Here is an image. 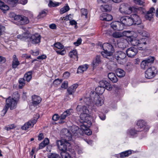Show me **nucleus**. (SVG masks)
<instances>
[{
  "instance_id": "obj_40",
  "label": "nucleus",
  "mask_w": 158,
  "mask_h": 158,
  "mask_svg": "<svg viewBox=\"0 0 158 158\" xmlns=\"http://www.w3.org/2000/svg\"><path fill=\"white\" fill-rule=\"evenodd\" d=\"M77 51L76 50H74L70 52L69 54V56L71 58H75L76 57L77 59ZM78 59H77V60Z\"/></svg>"
},
{
  "instance_id": "obj_56",
  "label": "nucleus",
  "mask_w": 158,
  "mask_h": 158,
  "mask_svg": "<svg viewBox=\"0 0 158 158\" xmlns=\"http://www.w3.org/2000/svg\"><path fill=\"white\" fill-rule=\"evenodd\" d=\"M59 118H60V116L57 114H54L52 116V120L54 121H57Z\"/></svg>"
},
{
  "instance_id": "obj_43",
  "label": "nucleus",
  "mask_w": 158,
  "mask_h": 158,
  "mask_svg": "<svg viewBox=\"0 0 158 158\" xmlns=\"http://www.w3.org/2000/svg\"><path fill=\"white\" fill-rule=\"evenodd\" d=\"M48 156V158H61L59 155L56 153H49Z\"/></svg>"
},
{
  "instance_id": "obj_1",
  "label": "nucleus",
  "mask_w": 158,
  "mask_h": 158,
  "mask_svg": "<svg viewBox=\"0 0 158 158\" xmlns=\"http://www.w3.org/2000/svg\"><path fill=\"white\" fill-rule=\"evenodd\" d=\"M77 111L81 113L80 115V122L82 124L81 126V129L84 132L89 128V127L91 125V123L88 118L90 115V111L89 110L87 109L85 106H81L78 105L77 107Z\"/></svg>"
},
{
  "instance_id": "obj_10",
  "label": "nucleus",
  "mask_w": 158,
  "mask_h": 158,
  "mask_svg": "<svg viewBox=\"0 0 158 158\" xmlns=\"http://www.w3.org/2000/svg\"><path fill=\"white\" fill-rule=\"evenodd\" d=\"M134 7H131L129 5L125 3L122 4L119 8L120 11L122 13L126 14H129L134 9Z\"/></svg>"
},
{
  "instance_id": "obj_5",
  "label": "nucleus",
  "mask_w": 158,
  "mask_h": 158,
  "mask_svg": "<svg viewBox=\"0 0 158 158\" xmlns=\"http://www.w3.org/2000/svg\"><path fill=\"white\" fill-rule=\"evenodd\" d=\"M41 37L40 35L38 34H31L28 31L17 36V38L23 41H28L33 44L39 43Z\"/></svg>"
},
{
  "instance_id": "obj_11",
  "label": "nucleus",
  "mask_w": 158,
  "mask_h": 158,
  "mask_svg": "<svg viewBox=\"0 0 158 158\" xmlns=\"http://www.w3.org/2000/svg\"><path fill=\"white\" fill-rule=\"evenodd\" d=\"M131 18L130 15V17L124 16L120 18V22L123 25V28L125 25L130 26L133 24V21L132 20Z\"/></svg>"
},
{
  "instance_id": "obj_17",
  "label": "nucleus",
  "mask_w": 158,
  "mask_h": 158,
  "mask_svg": "<svg viewBox=\"0 0 158 158\" xmlns=\"http://www.w3.org/2000/svg\"><path fill=\"white\" fill-rule=\"evenodd\" d=\"M127 55L129 57H132L134 56L138 52L137 48L134 47L128 48L126 51Z\"/></svg>"
},
{
  "instance_id": "obj_61",
  "label": "nucleus",
  "mask_w": 158,
  "mask_h": 158,
  "mask_svg": "<svg viewBox=\"0 0 158 158\" xmlns=\"http://www.w3.org/2000/svg\"><path fill=\"white\" fill-rule=\"evenodd\" d=\"M84 132L85 133V134L88 135H91L92 133V131L90 130V129H89V128L83 132V133Z\"/></svg>"
},
{
  "instance_id": "obj_14",
  "label": "nucleus",
  "mask_w": 158,
  "mask_h": 158,
  "mask_svg": "<svg viewBox=\"0 0 158 158\" xmlns=\"http://www.w3.org/2000/svg\"><path fill=\"white\" fill-rule=\"evenodd\" d=\"M111 27L113 29L118 31L122 30L123 29V25L121 22L115 21L112 22L110 24Z\"/></svg>"
},
{
  "instance_id": "obj_27",
  "label": "nucleus",
  "mask_w": 158,
  "mask_h": 158,
  "mask_svg": "<svg viewBox=\"0 0 158 158\" xmlns=\"http://www.w3.org/2000/svg\"><path fill=\"white\" fill-rule=\"evenodd\" d=\"M108 77L114 83H116L118 81V79L115 74L113 73H109L108 75Z\"/></svg>"
},
{
  "instance_id": "obj_28",
  "label": "nucleus",
  "mask_w": 158,
  "mask_h": 158,
  "mask_svg": "<svg viewBox=\"0 0 158 158\" xmlns=\"http://www.w3.org/2000/svg\"><path fill=\"white\" fill-rule=\"evenodd\" d=\"M129 41L128 40L127 38V39H124L123 40V42L119 43L118 45L120 46V47L122 48H126L129 44Z\"/></svg>"
},
{
  "instance_id": "obj_12",
  "label": "nucleus",
  "mask_w": 158,
  "mask_h": 158,
  "mask_svg": "<svg viewBox=\"0 0 158 158\" xmlns=\"http://www.w3.org/2000/svg\"><path fill=\"white\" fill-rule=\"evenodd\" d=\"M38 117L37 118H33L27 123H25L24 125L22 126L21 128L23 130H26L29 128H32L34 125L36 123L37 119L39 118V115H37Z\"/></svg>"
},
{
  "instance_id": "obj_22",
  "label": "nucleus",
  "mask_w": 158,
  "mask_h": 158,
  "mask_svg": "<svg viewBox=\"0 0 158 158\" xmlns=\"http://www.w3.org/2000/svg\"><path fill=\"white\" fill-rule=\"evenodd\" d=\"M32 104L33 105L36 106L41 101V98L39 96L34 95L31 97Z\"/></svg>"
},
{
  "instance_id": "obj_7",
  "label": "nucleus",
  "mask_w": 158,
  "mask_h": 158,
  "mask_svg": "<svg viewBox=\"0 0 158 158\" xmlns=\"http://www.w3.org/2000/svg\"><path fill=\"white\" fill-rule=\"evenodd\" d=\"M100 46L101 48H103L104 51L102 52L101 54L104 57L108 58V57L112 55L114 52L113 46L110 43H105L102 45L101 44Z\"/></svg>"
},
{
  "instance_id": "obj_62",
  "label": "nucleus",
  "mask_w": 158,
  "mask_h": 158,
  "mask_svg": "<svg viewBox=\"0 0 158 158\" xmlns=\"http://www.w3.org/2000/svg\"><path fill=\"white\" fill-rule=\"evenodd\" d=\"M71 16V15H66L65 17H64L62 19V20H70V16Z\"/></svg>"
},
{
  "instance_id": "obj_24",
  "label": "nucleus",
  "mask_w": 158,
  "mask_h": 158,
  "mask_svg": "<svg viewBox=\"0 0 158 158\" xmlns=\"http://www.w3.org/2000/svg\"><path fill=\"white\" fill-rule=\"evenodd\" d=\"M78 86L77 84H75L69 87L67 90L69 95H73Z\"/></svg>"
},
{
  "instance_id": "obj_47",
  "label": "nucleus",
  "mask_w": 158,
  "mask_h": 158,
  "mask_svg": "<svg viewBox=\"0 0 158 158\" xmlns=\"http://www.w3.org/2000/svg\"><path fill=\"white\" fill-rule=\"evenodd\" d=\"M155 59V58L153 56H149L148 58L146 59L145 60L147 62V63L150 65V64L153 63Z\"/></svg>"
},
{
  "instance_id": "obj_18",
  "label": "nucleus",
  "mask_w": 158,
  "mask_h": 158,
  "mask_svg": "<svg viewBox=\"0 0 158 158\" xmlns=\"http://www.w3.org/2000/svg\"><path fill=\"white\" fill-rule=\"evenodd\" d=\"M132 20L133 21V24L139 25L142 23L141 20L139 16L136 14H132L131 15Z\"/></svg>"
},
{
  "instance_id": "obj_60",
  "label": "nucleus",
  "mask_w": 158,
  "mask_h": 158,
  "mask_svg": "<svg viewBox=\"0 0 158 158\" xmlns=\"http://www.w3.org/2000/svg\"><path fill=\"white\" fill-rule=\"evenodd\" d=\"M5 29V27L2 25H0V36L1 35L3 32L4 31Z\"/></svg>"
},
{
  "instance_id": "obj_6",
  "label": "nucleus",
  "mask_w": 158,
  "mask_h": 158,
  "mask_svg": "<svg viewBox=\"0 0 158 158\" xmlns=\"http://www.w3.org/2000/svg\"><path fill=\"white\" fill-rule=\"evenodd\" d=\"M10 16L13 18L15 21V23L18 25H23L27 24L29 21L27 17L21 15H16L13 12L11 13Z\"/></svg>"
},
{
  "instance_id": "obj_49",
  "label": "nucleus",
  "mask_w": 158,
  "mask_h": 158,
  "mask_svg": "<svg viewBox=\"0 0 158 158\" xmlns=\"http://www.w3.org/2000/svg\"><path fill=\"white\" fill-rule=\"evenodd\" d=\"M4 1L14 6L15 4L18 2V0H4Z\"/></svg>"
},
{
  "instance_id": "obj_8",
  "label": "nucleus",
  "mask_w": 158,
  "mask_h": 158,
  "mask_svg": "<svg viewBox=\"0 0 158 158\" xmlns=\"http://www.w3.org/2000/svg\"><path fill=\"white\" fill-rule=\"evenodd\" d=\"M64 138L65 139L58 140L56 142L57 147L61 152H66L67 148L70 147L71 145L70 143L68 141L69 140L66 139V136H64Z\"/></svg>"
},
{
  "instance_id": "obj_58",
  "label": "nucleus",
  "mask_w": 158,
  "mask_h": 158,
  "mask_svg": "<svg viewBox=\"0 0 158 158\" xmlns=\"http://www.w3.org/2000/svg\"><path fill=\"white\" fill-rule=\"evenodd\" d=\"M61 80L59 79H55L53 82V84L56 85H58L60 84L61 82Z\"/></svg>"
},
{
  "instance_id": "obj_42",
  "label": "nucleus",
  "mask_w": 158,
  "mask_h": 158,
  "mask_svg": "<svg viewBox=\"0 0 158 158\" xmlns=\"http://www.w3.org/2000/svg\"><path fill=\"white\" fill-rule=\"evenodd\" d=\"M47 10H43L41 11L39 13L37 16L38 19H40L45 17L47 15Z\"/></svg>"
},
{
  "instance_id": "obj_38",
  "label": "nucleus",
  "mask_w": 158,
  "mask_h": 158,
  "mask_svg": "<svg viewBox=\"0 0 158 158\" xmlns=\"http://www.w3.org/2000/svg\"><path fill=\"white\" fill-rule=\"evenodd\" d=\"M60 4V3L58 2H53L52 0H50L48 6L50 7H54L59 6Z\"/></svg>"
},
{
  "instance_id": "obj_37",
  "label": "nucleus",
  "mask_w": 158,
  "mask_h": 158,
  "mask_svg": "<svg viewBox=\"0 0 158 158\" xmlns=\"http://www.w3.org/2000/svg\"><path fill=\"white\" fill-rule=\"evenodd\" d=\"M95 90L97 92V93L96 92L97 94H102L105 91V89L104 87L100 85L95 89Z\"/></svg>"
},
{
  "instance_id": "obj_16",
  "label": "nucleus",
  "mask_w": 158,
  "mask_h": 158,
  "mask_svg": "<svg viewBox=\"0 0 158 158\" xmlns=\"http://www.w3.org/2000/svg\"><path fill=\"white\" fill-rule=\"evenodd\" d=\"M157 70H147L145 72V77L148 79L153 78L157 73Z\"/></svg>"
},
{
  "instance_id": "obj_9",
  "label": "nucleus",
  "mask_w": 158,
  "mask_h": 158,
  "mask_svg": "<svg viewBox=\"0 0 158 158\" xmlns=\"http://www.w3.org/2000/svg\"><path fill=\"white\" fill-rule=\"evenodd\" d=\"M114 56L117 62L120 64H123L126 61V54L122 51L116 52Z\"/></svg>"
},
{
  "instance_id": "obj_25",
  "label": "nucleus",
  "mask_w": 158,
  "mask_h": 158,
  "mask_svg": "<svg viewBox=\"0 0 158 158\" xmlns=\"http://www.w3.org/2000/svg\"><path fill=\"white\" fill-rule=\"evenodd\" d=\"M12 57V67L13 68L15 69L20 64V63L15 55H14Z\"/></svg>"
},
{
  "instance_id": "obj_45",
  "label": "nucleus",
  "mask_w": 158,
  "mask_h": 158,
  "mask_svg": "<svg viewBox=\"0 0 158 158\" xmlns=\"http://www.w3.org/2000/svg\"><path fill=\"white\" fill-rule=\"evenodd\" d=\"M25 80L23 78H21L19 79V88L22 89L25 84Z\"/></svg>"
},
{
  "instance_id": "obj_57",
  "label": "nucleus",
  "mask_w": 158,
  "mask_h": 158,
  "mask_svg": "<svg viewBox=\"0 0 158 158\" xmlns=\"http://www.w3.org/2000/svg\"><path fill=\"white\" fill-rule=\"evenodd\" d=\"M68 87V82L66 81H64L61 85L62 88L66 89Z\"/></svg>"
},
{
  "instance_id": "obj_29",
  "label": "nucleus",
  "mask_w": 158,
  "mask_h": 158,
  "mask_svg": "<svg viewBox=\"0 0 158 158\" xmlns=\"http://www.w3.org/2000/svg\"><path fill=\"white\" fill-rule=\"evenodd\" d=\"M0 9L3 11L8 10L9 7L7 5H6L3 2L0 0Z\"/></svg>"
},
{
  "instance_id": "obj_26",
  "label": "nucleus",
  "mask_w": 158,
  "mask_h": 158,
  "mask_svg": "<svg viewBox=\"0 0 158 158\" xmlns=\"http://www.w3.org/2000/svg\"><path fill=\"white\" fill-rule=\"evenodd\" d=\"M101 63L100 56H97L95 59L94 60L91 64V66L93 69L96 68V67L98 65V64Z\"/></svg>"
},
{
  "instance_id": "obj_20",
  "label": "nucleus",
  "mask_w": 158,
  "mask_h": 158,
  "mask_svg": "<svg viewBox=\"0 0 158 158\" xmlns=\"http://www.w3.org/2000/svg\"><path fill=\"white\" fill-rule=\"evenodd\" d=\"M155 9L154 8L152 7L149 10L147 11L145 15V18L147 19L151 20L152 18L153 14L154 13Z\"/></svg>"
},
{
  "instance_id": "obj_36",
  "label": "nucleus",
  "mask_w": 158,
  "mask_h": 158,
  "mask_svg": "<svg viewBox=\"0 0 158 158\" xmlns=\"http://www.w3.org/2000/svg\"><path fill=\"white\" fill-rule=\"evenodd\" d=\"M139 131H137L134 128H131L128 131V134L131 137L135 136L137 134Z\"/></svg>"
},
{
  "instance_id": "obj_13",
  "label": "nucleus",
  "mask_w": 158,
  "mask_h": 158,
  "mask_svg": "<svg viewBox=\"0 0 158 158\" xmlns=\"http://www.w3.org/2000/svg\"><path fill=\"white\" fill-rule=\"evenodd\" d=\"M127 37L128 40L132 45L137 46L140 50H142V46L140 45L139 40L135 39L133 36L130 35L129 34H128Z\"/></svg>"
},
{
  "instance_id": "obj_46",
  "label": "nucleus",
  "mask_w": 158,
  "mask_h": 158,
  "mask_svg": "<svg viewBox=\"0 0 158 158\" xmlns=\"http://www.w3.org/2000/svg\"><path fill=\"white\" fill-rule=\"evenodd\" d=\"M61 155L62 158H72L70 155L68 153L65 152H61Z\"/></svg>"
},
{
  "instance_id": "obj_3",
  "label": "nucleus",
  "mask_w": 158,
  "mask_h": 158,
  "mask_svg": "<svg viewBox=\"0 0 158 158\" xmlns=\"http://www.w3.org/2000/svg\"><path fill=\"white\" fill-rule=\"evenodd\" d=\"M61 134L63 135L66 136V138L68 140H71L72 137H78L83 134V131L77 126H74L71 128V131L66 128L63 129Z\"/></svg>"
},
{
  "instance_id": "obj_54",
  "label": "nucleus",
  "mask_w": 158,
  "mask_h": 158,
  "mask_svg": "<svg viewBox=\"0 0 158 158\" xmlns=\"http://www.w3.org/2000/svg\"><path fill=\"white\" fill-rule=\"evenodd\" d=\"M82 40L81 39L79 38L76 42L74 43V44L76 46H78L81 44Z\"/></svg>"
},
{
  "instance_id": "obj_63",
  "label": "nucleus",
  "mask_w": 158,
  "mask_h": 158,
  "mask_svg": "<svg viewBox=\"0 0 158 158\" xmlns=\"http://www.w3.org/2000/svg\"><path fill=\"white\" fill-rule=\"evenodd\" d=\"M6 59L5 58L2 56H0V63H4L5 62Z\"/></svg>"
},
{
  "instance_id": "obj_52",
  "label": "nucleus",
  "mask_w": 158,
  "mask_h": 158,
  "mask_svg": "<svg viewBox=\"0 0 158 158\" xmlns=\"http://www.w3.org/2000/svg\"><path fill=\"white\" fill-rule=\"evenodd\" d=\"M89 65L88 64H85L79 66L78 68V69H87L88 68H89Z\"/></svg>"
},
{
  "instance_id": "obj_34",
  "label": "nucleus",
  "mask_w": 158,
  "mask_h": 158,
  "mask_svg": "<svg viewBox=\"0 0 158 158\" xmlns=\"http://www.w3.org/2000/svg\"><path fill=\"white\" fill-rule=\"evenodd\" d=\"M138 32L143 36L148 38L149 36V34L147 31L142 30H139L137 31Z\"/></svg>"
},
{
  "instance_id": "obj_64",
  "label": "nucleus",
  "mask_w": 158,
  "mask_h": 158,
  "mask_svg": "<svg viewBox=\"0 0 158 158\" xmlns=\"http://www.w3.org/2000/svg\"><path fill=\"white\" fill-rule=\"evenodd\" d=\"M44 138V134L43 133H40L38 135V139L39 140H41L43 139Z\"/></svg>"
},
{
  "instance_id": "obj_51",
  "label": "nucleus",
  "mask_w": 158,
  "mask_h": 158,
  "mask_svg": "<svg viewBox=\"0 0 158 158\" xmlns=\"http://www.w3.org/2000/svg\"><path fill=\"white\" fill-rule=\"evenodd\" d=\"M54 46L55 47L59 49H62L64 47L63 45L60 43H57L55 44Z\"/></svg>"
},
{
  "instance_id": "obj_35",
  "label": "nucleus",
  "mask_w": 158,
  "mask_h": 158,
  "mask_svg": "<svg viewBox=\"0 0 158 158\" xmlns=\"http://www.w3.org/2000/svg\"><path fill=\"white\" fill-rule=\"evenodd\" d=\"M31 74V71L27 72L24 75L23 78L27 82L29 81L32 78Z\"/></svg>"
},
{
  "instance_id": "obj_32",
  "label": "nucleus",
  "mask_w": 158,
  "mask_h": 158,
  "mask_svg": "<svg viewBox=\"0 0 158 158\" xmlns=\"http://www.w3.org/2000/svg\"><path fill=\"white\" fill-rule=\"evenodd\" d=\"M137 125L140 129H142L146 125V122L143 120H140L137 121Z\"/></svg>"
},
{
  "instance_id": "obj_21",
  "label": "nucleus",
  "mask_w": 158,
  "mask_h": 158,
  "mask_svg": "<svg viewBox=\"0 0 158 158\" xmlns=\"http://www.w3.org/2000/svg\"><path fill=\"white\" fill-rule=\"evenodd\" d=\"M99 84L100 85L104 87L105 89H106L109 91L112 89V87L111 84L106 81L102 80L100 81Z\"/></svg>"
},
{
  "instance_id": "obj_41",
  "label": "nucleus",
  "mask_w": 158,
  "mask_h": 158,
  "mask_svg": "<svg viewBox=\"0 0 158 158\" xmlns=\"http://www.w3.org/2000/svg\"><path fill=\"white\" fill-rule=\"evenodd\" d=\"M149 65V64L147 63V62L145 60H144L141 62V67L143 69H150L151 68L148 67Z\"/></svg>"
},
{
  "instance_id": "obj_15",
  "label": "nucleus",
  "mask_w": 158,
  "mask_h": 158,
  "mask_svg": "<svg viewBox=\"0 0 158 158\" xmlns=\"http://www.w3.org/2000/svg\"><path fill=\"white\" fill-rule=\"evenodd\" d=\"M73 109H68L65 111H64L60 116V119L59 123H64V120L67 117L70 115L71 113H73Z\"/></svg>"
},
{
  "instance_id": "obj_19",
  "label": "nucleus",
  "mask_w": 158,
  "mask_h": 158,
  "mask_svg": "<svg viewBox=\"0 0 158 158\" xmlns=\"http://www.w3.org/2000/svg\"><path fill=\"white\" fill-rule=\"evenodd\" d=\"M131 32L129 31H125L123 32V33L119 31L113 33L112 36L115 38H119L122 36L123 35H124L127 37L128 34H129Z\"/></svg>"
},
{
  "instance_id": "obj_53",
  "label": "nucleus",
  "mask_w": 158,
  "mask_h": 158,
  "mask_svg": "<svg viewBox=\"0 0 158 158\" xmlns=\"http://www.w3.org/2000/svg\"><path fill=\"white\" fill-rule=\"evenodd\" d=\"M56 52L57 54L61 55H64L66 53V51L64 49H63L62 50H56Z\"/></svg>"
},
{
  "instance_id": "obj_31",
  "label": "nucleus",
  "mask_w": 158,
  "mask_h": 158,
  "mask_svg": "<svg viewBox=\"0 0 158 158\" xmlns=\"http://www.w3.org/2000/svg\"><path fill=\"white\" fill-rule=\"evenodd\" d=\"M139 45L142 46V48L146 45L147 42H148V38H144L141 39L139 40Z\"/></svg>"
},
{
  "instance_id": "obj_23",
  "label": "nucleus",
  "mask_w": 158,
  "mask_h": 158,
  "mask_svg": "<svg viewBox=\"0 0 158 158\" xmlns=\"http://www.w3.org/2000/svg\"><path fill=\"white\" fill-rule=\"evenodd\" d=\"M100 18L101 20L109 21L111 20L113 18L111 15L107 13H103L101 15Z\"/></svg>"
},
{
  "instance_id": "obj_39",
  "label": "nucleus",
  "mask_w": 158,
  "mask_h": 158,
  "mask_svg": "<svg viewBox=\"0 0 158 158\" xmlns=\"http://www.w3.org/2000/svg\"><path fill=\"white\" fill-rule=\"evenodd\" d=\"M131 153V150H129L122 152L120 154V157H125L129 156Z\"/></svg>"
},
{
  "instance_id": "obj_33",
  "label": "nucleus",
  "mask_w": 158,
  "mask_h": 158,
  "mask_svg": "<svg viewBox=\"0 0 158 158\" xmlns=\"http://www.w3.org/2000/svg\"><path fill=\"white\" fill-rule=\"evenodd\" d=\"M116 73L117 76L120 78L124 77L126 73L123 70H117Z\"/></svg>"
},
{
  "instance_id": "obj_55",
  "label": "nucleus",
  "mask_w": 158,
  "mask_h": 158,
  "mask_svg": "<svg viewBox=\"0 0 158 158\" xmlns=\"http://www.w3.org/2000/svg\"><path fill=\"white\" fill-rule=\"evenodd\" d=\"M133 1L136 4L140 5H143L144 3L142 0H133Z\"/></svg>"
},
{
  "instance_id": "obj_44",
  "label": "nucleus",
  "mask_w": 158,
  "mask_h": 158,
  "mask_svg": "<svg viewBox=\"0 0 158 158\" xmlns=\"http://www.w3.org/2000/svg\"><path fill=\"white\" fill-rule=\"evenodd\" d=\"M69 10V7L68 5H66L60 9V13L61 14H62L68 11Z\"/></svg>"
},
{
  "instance_id": "obj_30",
  "label": "nucleus",
  "mask_w": 158,
  "mask_h": 158,
  "mask_svg": "<svg viewBox=\"0 0 158 158\" xmlns=\"http://www.w3.org/2000/svg\"><path fill=\"white\" fill-rule=\"evenodd\" d=\"M100 9L103 12H109L111 10V7L108 5H102Z\"/></svg>"
},
{
  "instance_id": "obj_59",
  "label": "nucleus",
  "mask_w": 158,
  "mask_h": 158,
  "mask_svg": "<svg viewBox=\"0 0 158 158\" xmlns=\"http://www.w3.org/2000/svg\"><path fill=\"white\" fill-rule=\"evenodd\" d=\"M110 69H116L117 68L116 64L114 63L113 62L111 61L110 63Z\"/></svg>"
},
{
  "instance_id": "obj_50",
  "label": "nucleus",
  "mask_w": 158,
  "mask_h": 158,
  "mask_svg": "<svg viewBox=\"0 0 158 158\" xmlns=\"http://www.w3.org/2000/svg\"><path fill=\"white\" fill-rule=\"evenodd\" d=\"M81 12L82 15L85 16L86 18H87L88 11L87 9L83 8L81 10Z\"/></svg>"
},
{
  "instance_id": "obj_4",
  "label": "nucleus",
  "mask_w": 158,
  "mask_h": 158,
  "mask_svg": "<svg viewBox=\"0 0 158 158\" xmlns=\"http://www.w3.org/2000/svg\"><path fill=\"white\" fill-rule=\"evenodd\" d=\"M19 95L18 92H15L13 94V98L9 97L6 100V104L2 112L4 115L7 112L9 108L11 110L15 108L16 107L17 102L19 98Z\"/></svg>"
},
{
  "instance_id": "obj_48",
  "label": "nucleus",
  "mask_w": 158,
  "mask_h": 158,
  "mask_svg": "<svg viewBox=\"0 0 158 158\" xmlns=\"http://www.w3.org/2000/svg\"><path fill=\"white\" fill-rule=\"evenodd\" d=\"M16 126L14 124L8 125L5 127V129L7 131H10L15 128Z\"/></svg>"
},
{
  "instance_id": "obj_2",
  "label": "nucleus",
  "mask_w": 158,
  "mask_h": 158,
  "mask_svg": "<svg viewBox=\"0 0 158 158\" xmlns=\"http://www.w3.org/2000/svg\"><path fill=\"white\" fill-rule=\"evenodd\" d=\"M90 98H85L84 101L86 105L88 106V108L91 110H94V104L97 106H99L103 103V100L102 97H100L98 94L94 91H91L90 95Z\"/></svg>"
}]
</instances>
